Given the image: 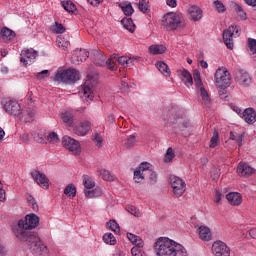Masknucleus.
Listing matches in <instances>:
<instances>
[{"label":"nucleus","instance_id":"c85d7f7f","mask_svg":"<svg viewBox=\"0 0 256 256\" xmlns=\"http://www.w3.org/2000/svg\"><path fill=\"white\" fill-rule=\"evenodd\" d=\"M76 57H77V60L74 63H77L79 65L80 63H83L84 61H87V59H89V51L85 49L76 51Z\"/></svg>","mask_w":256,"mask_h":256},{"label":"nucleus","instance_id":"774afa93","mask_svg":"<svg viewBox=\"0 0 256 256\" xmlns=\"http://www.w3.org/2000/svg\"><path fill=\"white\" fill-rule=\"evenodd\" d=\"M21 142L22 143H29V134L24 133L20 136Z\"/></svg>","mask_w":256,"mask_h":256},{"label":"nucleus","instance_id":"72a5a7b5","mask_svg":"<svg viewBox=\"0 0 256 256\" xmlns=\"http://www.w3.org/2000/svg\"><path fill=\"white\" fill-rule=\"evenodd\" d=\"M82 181L85 189H93L95 187V180H93L89 175H83Z\"/></svg>","mask_w":256,"mask_h":256},{"label":"nucleus","instance_id":"0eeeda50","mask_svg":"<svg viewBox=\"0 0 256 256\" xmlns=\"http://www.w3.org/2000/svg\"><path fill=\"white\" fill-rule=\"evenodd\" d=\"M171 114V124L177 125L180 131H183L184 129H187V127H189V121L187 120V118H185V113H183V110L175 111V109H172Z\"/></svg>","mask_w":256,"mask_h":256},{"label":"nucleus","instance_id":"9b49d317","mask_svg":"<svg viewBox=\"0 0 256 256\" xmlns=\"http://www.w3.org/2000/svg\"><path fill=\"white\" fill-rule=\"evenodd\" d=\"M233 37H239V28L236 25L229 26L223 32V41L228 49H233L234 47Z\"/></svg>","mask_w":256,"mask_h":256},{"label":"nucleus","instance_id":"5fc2aeb1","mask_svg":"<svg viewBox=\"0 0 256 256\" xmlns=\"http://www.w3.org/2000/svg\"><path fill=\"white\" fill-rule=\"evenodd\" d=\"M47 141L48 143H52L53 145H55V143H59L60 139H59V135H57V133L52 132L47 136Z\"/></svg>","mask_w":256,"mask_h":256},{"label":"nucleus","instance_id":"603ef678","mask_svg":"<svg viewBox=\"0 0 256 256\" xmlns=\"http://www.w3.org/2000/svg\"><path fill=\"white\" fill-rule=\"evenodd\" d=\"M56 43L60 49H63L64 51H67L69 49V41H67L65 38H58L56 40Z\"/></svg>","mask_w":256,"mask_h":256},{"label":"nucleus","instance_id":"f3484780","mask_svg":"<svg viewBox=\"0 0 256 256\" xmlns=\"http://www.w3.org/2000/svg\"><path fill=\"white\" fill-rule=\"evenodd\" d=\"M75 135H79L80 137H85L87 133L91 131V122L89 120H84L77 124L73 129Z\"/></svg>","mask_w":256,"mask_h":256},{"label":"nucleus","instance_id":"13d9d810","mask_svg":"<svg viewBox=\"0 0 256 256\" xmlns=\"http://www.w3.org/2000/svg\"><path fill=\"white\" fill-rule=\"evenodd\" d=\"M100 175L104 181H113V175L108 170H100Z\"/></svg>","mask_w":256,"mask_h":256},{"label":"nucleus","instance_id":"ddd939ff","mask_svg":"<svg viewBox=\"0 0 256 256\" xmlns=\"http://www.w3.org/2000/svg\"><path fill=\"white\" fill-rule=\"evenodd\" d=\"M79 95L87 99V101H93L95 94L93 93V81L88 78L81 86Z\"/></svg>","mask_w":256,"mask_h":256},{"label":"nucleus","instance_id":"37998d69","mask_svg":"<svg viewBox=\"0 0 256 256\" xmlns=\"http://www.w3.org/2000/svg\"><path fill=\"white\" fill-rule=\"evenodd\" d=\"M213 7L217 13H225L227 11V8L225 7V4L223 2L216 0L213 2Z\"/></svg>","mask_w":256,"mask_h":256},{"label":"nucleus","instance_id":"6e6552de","mask_svg":"<svg viewBox=\"0 0 256 256\" xmlns=\"http://www.w3.org/2000/svg\"><path fill=\"white\" fill-rule=\"evenodd\" d=\"M2 105L4 110L8 115H13L14 117H20L21 115V105L17 100L6 98L2 101Z\"/></svg>","mask_w":256,"mask_h":256},{"label":"nucleus","instance_id":"bb28decb","mask_svg":"<svg viewBox=\"0 0 256 256\" xmlns=\"http://www.w3.org/2000/svg\"><path fill=\"white\" fill-rule=\"evenodd\" d=\"M127 237L129 239V241L135 245L134 247H137L138 249H142L144 243H143V239H141V237L133 234V233H127Z\"/></svg>","mask_w":256,"mask_h":256},{"label":"nucleus","instance_id":"69168bd1","mask_svg":"<svg viewBox=\"0 0 256 256\" xmlns=\"http://www.w3.org/2000/svg\"><path fill=\"white\" fill-rule=\"evenodd\" d=\"M222 197H223V194H221V192H219L217 190L214 192V202L220 203Z\"/></svg>","mask_w":256,"mask_h":256},{"label":"nucleus","instance_id":"393cba45","mask_svg":"<svg viewBox=\"0 0 256 256\" xmlns=\"http://www.w3.org/2000/svg\"><path fill=\"white\" fill-rule=\"evenodd\" d=\"M199 237L202 241H211L213 235L211 234V229L207 226L199 227Z\"/></svg>","mask_w":256,"mask_h":256},{"label":"nucleus","instance_id":"9d476101","mask_svg":"<svg viewBox=\"0 0 256 256\" xmlns=\"http://www.w3.org/2000/svg\"><path fill=\"white\" fill-rule=\"evenodd\" d=\"M234 81L241 87H249L251 85V76L249 72L243 69L236 68L234 70Z\"/></svg>","mask_w":256,"mask_h":256},{"label":"nucleus","instance_id":"f03ea898","mask_svg":"<svg viewBox=\"0 0 256 256\" xmlns=\"http://www.w3.org/2000/svg\"><path fill=\"white\" fill-rule=\"evenodd\" d=\"M154 249L158 256H188L183 245L169 238H159L154 244Z\"/></svg>","mask_w":256,"mask_h":256},{"label":"nucleus","instance_id":"de8ad7c7","mask_svg":"<svg viewBox=\"0 0 256 256\" xmlns=\"http://www.w3.org/2000/svg\"><path fill=\"white\" fill-rule=\"evenodd\" d=\"M106 65L110 71L117 70V58H115V55L106 61Z\"/></svg>","mask_w":256,"mask_h":256},{"label":"nucleus","instance_id":"e2e57ef3","mask_svg":"<svg viewBox=\"0 0 256 256\" xmlns=\"http://www.w3.org/2000/svg\"><path fill=\"white\" fill-rule=\"evenodd\" d=\"M84 195H85L86 199H95V192H94V190L85 189L84 190Z\"/></svg>","mask_w":256,"mask_h":256},{"label":"nucleus","instance_id":"473e14b6","mask_svg":"<svg viewBox=\"0 0 256 256\" xmlns=\"http://www.w3.org/2000/svg\"><path fill=\"white\" fill-rule=\"evenodd\" d=\"M156 67L160 73H163L165 77H171V71H169V66L165 62H158Z\"/></svg>","mask_w":256,"mask_h":256},{"label":"nucleus","instance_id":"cd10ccee","mask_svg":"<svg viewBox=\"0 0 256 256\" xmlns=\"http://www.w3.org/2000/svg\"><path fill=\"white\" fill-rule=\"evenodd\" d=\"M0 35L3 41H12V39H15V32L7 27L1 29Z\"/></svg>","mask_w":256,"mask_h":256},{"label":"nucleus","instance_id":"09e8293b","mask_svg":"<svg viewBox=\"0 0 256 256\" xmlns=\"http://www.w3.org/2000/svg\"><path fill=\"white\" fill-rule=\"evenodd\" d=\"M138 8L142 13H147L149 11V0H139Z\"/></svg>","mask_w":256,"mask_h":256},{"label":"nucleus","instance_id":"79ce46f5","mask_svg":"<svg viewBox=\"0 0 256 256\" xmlns=\"http://www.w3.org/2000/svg\"><path fill=\"white\" fill-rule=\"evenodd\" d=\"M121 9L124 13V15L126 16H130V15H133V6L131 5V3H122L121 4Z\"/></svg>","mask_w":256,"mask_h":256},{"label":"nucleus","instance_id":"5701e85b","mask_svg":"<svg viewBox=\"0 0 256 256\" xmlns=\"http://www.w3.org/2000/svg\"><path fill=\"white\" fill-rule=\"evenodd\" d=\"M115 59L120 65H122V67H133V65H135V61H137V57H129V56L119 57L115 55Z\"/></svg>","mask_w":256,"mask_h":256},{"label":"nucleus","instance_id":"58836bf2","mask_svg":"<svg viewBox=\"0 0 256 256\" xmlns=\"http://www.w3.org/2000/svg\"><path fill=\"white\" fill-rule=\"evenodd\" d=\"M27 203L30 207H32L33 211H39V205L37 204V200L31 196V194L26 195Z\"/></svg>","mask_w":256,"mask_h":256},{"label":"nucleus","instance_id":"39448f33","mask_svg":"<svg viewBox=\"0 0 256 256\" xmlns=\"http://www.w3.org/2000/svg\"><path fill=\"white\" fill-rule=\"evenodd\" d=\"M55 81L58 83H75L79 81V71L75 69L58 71L55 75Z\"/></svg>","mask_w":256,"mask_h":256},{"label":"nucleus","instance_id":"a19ab883","mask_svg":"<svg viewBox=\"0 0 256 256\" xmlns=\"http://www.w3.org/2000/svg\"><path fill=\"white\" fill-rule=\"evenodd\" d=\"M61 119L63 123H67L69 127L73 125V114H71V112L62 113Z\"/></svg>","mask_w":256,"mask_h":256},{"label":"nucleus","instance_id":"2eb2a0df","mask_svg":"<svg viewBox=\"0 0 256 256\" xmlns=\"http://www.w3.org/2000/svg\"><path fill=\"white\" fill-rule=\"evenodd\" d=\"M35 59H37V51L33 48L21 51L20 62L23 63V65H32V63H35Z\"/></svg>","mask_w":256,"mask_h":256},{"label":"nucleus","instance_id":"bf43d9fd","mask_svg":"<svg viewBox=\"0 0 256 256\" xmlns=\"http://www.w3.org/2000/svg\"><path fill=\"white\" fill-rule=\"evenodd\" d=\"M128 213H131V215H134V217H141L142 213L137 209L135 206H128L127 208Z\"/></svg>","mask_w":256,"mask_h":256},{"label":"nucleus","instance_id":"dca6fc26","mask_svg":"<svg viewBox=\"0 0 256 256\" xmlns=\"http://www.w3.org/2000/svg\"><path fill=\"white\" fill-rule=\"evenodd\" d=\"M31 177L34 179L35 183L42 187V189H49V178L37 170L31 172Z\"/></svg>","mask_w":256,"mask_h":256},{"label":"nucleus","instance_id":"680f3d73","mask_svg":"<svg viewBox=\"0 0 256 256\" xmlns=\"http://www.w3.org/2000/svg\"><path fill=\"white\" fill-rule=\"evenodd\" d=\"M131 253L133 256H147V253H145L141 248L133 247L131 249Z\"/></svg>","mask_w":256,"mask_h":256},{"label":"nucleus","instance_id":"4d7b16f0","mask_svg":"<svg viewBox=\"0 0 256 256\" xmlns=\"http://www.w3.org/2000/svg\"><path fill=\"white\" fill-rule=\"evenodd\" d=\"M230 139L232 141H236V143H238V145L241 147V143H243V135L231 132Z\"/></svg>","mask_w":256,"mask_h":256},{"label":"nucleus","instance_id":"c9c22d12","mask_svg":"<svg viewBox=\"0 0 256 256\" xmlns=\"http://www.w3.org/2000/svg\"><path fill=\"white\" fill-rule=\"evenodd\" d=\"M61 5L68 13H75L77 11V6L71 1H62Z\"/></svg>","mask_w":256,"mask_h":256},{"label":"nucleus","instance_id":"4be33fe9","mask_svg":"<svg viewBox=\"0 0 256 256\" xmlns=\"http://www.w3.org/2000/svg\"><path fill=\"white\" fill-rule=\"evenodd\" d=\"M226 199L230 205L239 206L243 203V197L238 192H230L226 195Z\"/></svg>","mask_w":256,"mask_h":256},{"label":"nucleus","instance_id":"c756f323","mask_svg":"<svg viewBox=\"0 0 256 256\" xmlns=\"http://www.w3.org/2000/svg\"><path fill=\"white\" fill-rule=\"evenodd\" d=\"M121 23H122L124 29H127V31H129L130 33H134L135 32V23H133V19H131V18H123L121 20Z\"/></svg>","mask_w":256,"mask_h":256},{"label":"nucleus","instance_id":"f704fd0d","mask_svg":"<svg viewBox=\"0 0 256 256\" xmlns=\"http://www.w3.org/2000/svg\"><path fill=\"white\" fill-rule=\"evenodd\" d=\"M200 95L202 97V103L209 107L211 105V98L209 97V93H207V90H205V87L200 88Z\"/></svg>","mask_w":256,"mask_h":256},{"label":"nucleus","instance_id":"a211bd4d","mask_svg":"<svg viewBox=\"0 0 256 256\" xmlns=\"http://www.w3.org/2000/svg\"><path fill=\"white\" fill-rule=\"evenodd\" d=\"M187 13L189 15L190 21L197 22L203 19V10L197 5L189 6L187 9Z\"/></svg>","mask_w":256,"mask_h":256},{"label":"nucleus","instance_id":"052dcab7","mask_svg":"<svg viewBox=\"0 0 256 256\" xmlns=\"http://www.w3.org/2000/svg\"><path fill=\"white\" fill-rule=\"evenodd\" d=\"M248 46L253 55H256V40L253 38L248 39Z\"/></svg>","mask_w":256,"mask_h":256},{"label":"nucleus","instance_id":"b1692460","mask_svg":"<svg viewBox=\"0 0 256 256\" xmlns=\"http://www.w3.org/2000/svg\"><path fill=\"white\" fill-rule=\"evenodd\" d=\"M91 59L98 67H103V65H105V56L99 50H92Z\"/></svg>","mask_w":256,"mask_h":256},{"label":"nucleus","instance_id":"6ab92c4d","mask_svg":"<svg viewBox=\"0 0 256 256\" xmlns=\"http://www.w3.org/2000/svg\"><path fill=\"white\" fill-rule=\"evenodd\" d=\"M237 173L240 177H249L253 175L254 169L245 162H240L237 167Z\"/></svg>","mask_w":256,"mask_h":256},{"label":"nucleus","instance_id":"a18cd8bd","mask_svg":"<svg viewBox=\"0 0 256 256\" xmlns=\"http://www.w3.org/2000/svg\"><path fill=\"white\" fill-rule=\"evenodd\" d=\"M217 145H219V132H217V130H215L213 133V136L210 140L209 147H210V149H215V147H217Z\"/></svg>","mask_w":256,"mask_h":256},{"label":"nucleus","instance_id":"ea45409f","mask_svg":"<svg viewBox=\"0 0 256 256\" xmlns=\"http://www.w3.org/2000/svg\"><path fill=\"white\" fill-rule=\"evenodd\" d=\"M193 77H194L195 86L199 89V91H201V87H203V81L201 80V73L195 70L193 73Z\"/></svg>","mask_w":256,"mask_h":256},{"label":"nucleus","instance_id":"a878e982","mask_svg":"<svg viewBox=\"0 0 256 256\" xmlns=\"http://www.w3.org/2000/svg\"><path fill=\"white\" fill-rule=\"evenodd\" d=\"M19 119L21 121H25L26 123H29L35 119V110L29 108L26 111H21V115L19 116Z\"/></svg>","mask_w":256,"mask_h":256},{"label":"nucleus","instance_id":"0e129e2a","mask_svg":"<svg viewBox=\"0 0 256 256\" xmlns=\"http://www.w3.org/2000/svg\"><path fill=\"white\" fill-rule=\"evenodd\" d=\"M149 179L152 183H157V173L153 172V170L148 171Z\"/></svg>","mask_w":256,"mask_h":256},{"label":"nucleus","instance_id":"3c124183","mask_svg":"<svg viewBox=\"0 0 256 256\" xmlns=\"http://www.w3.org/2000/svg\"><path fill=\"white\" fill-rule=\"evenodd\" d=\"M135 143H137V138L135 137V135H130L126 139L125 147L127 149H131V147H135Z\"/></svg>","mask_w":256,"mask_h":256},{"label":"nucleus","instance_id":"8fccbe9b","mask_svg":"<svg viewBox=\"0 0 256 256\" xmlns=\"http://www.w3.org/2000/svg\"><path fill=\"white\" fill-rule=\"evenodd\" d=\"M173 159H175V153L173 152V148H168L164 156V163H171Z\"/></svg>","mask_w":256,"mask_h":256},{"label":"nucleus","instance_id":"2f4dec72","mask_svg":"<svg viewBox=\"0 0 256 256\" xmlns=\"http://www.w3.org/2000/svg\"><path fill=\"white\" fill-rule=\"evenodd\" d=\"M64 195H67V197L74 198L77 196V187H75V184H68L66 188L64 189Z\"/></svg>","mask_w":256,"mask_h":256},{"label":"nucleus","instance_id":"7ed1b4c3","mask_svg":"<svg viewBox=\"0 0 256 256\" xmlns=\"http://www.w3.org/2000/svg\"><path fill=\"white\" fill-rule=\"evenodd\" d=\"M154 249L158 256H188L183 245L169 238H159L154 244Z\"/></svg>","mask_w":256,"mask_h":256},{"label":"nucleus","instance_id":"412c9836","mask_svg":"<svg viewBox=\"0 0 256 256\" xmlns=\"http://www.w3.org/2000/svg\"><path fill=\"white\" fill-rule=\"evenodd\" d=\"M177 75L186 87H191L193 85V76H191V73L188 70H178Z\"/></svg>","mask_w":256,"mask_h":256},{"label":"nucleus","instance_id":"f8f14e48","mask_svg":"<svg viewBox=\"0 0 256 256\" xmlns=\"http://www.w3.org/2000/svg\"><path fill=\"white\" fill-rule=\"evenodd\" d=\"M62 145L63 147H65V149H68V151H71L73 155H79L81 153V145L79 144V141L69 136H64L62 138Z\"/></svg>","mask_w":256,"mask_h":256},{"label":"nucleus","instance_id":"423d86ee","mask_svg":"<svg viewBox=\"0 0 256 256\" xmlns=\"http://www.w3.org/2000/svg\"><path fill=\"white\" fill-rule=\"evenodd\" d=\"M214 77L216 86L220 89H227L231 85V74L227 68H218Z\"/></svg>","mask_w":256,"mask_h":256},{"label":"nucleus","instance_id":"f257e3e1","mask_svg":"<svg viewBox=\"0 0 256 256\" xmlns=\"http://www.w3.org/2000/svg\"><path fill=\"white\" fill-rule=\"evenodd\" d=\"M39 221V216L36 214H27L25 219L18 221L14 234L19 241H24L27 243V247L32 255L48 256L49 248L43 244L39 234L31 231L32 229H37V227H39Z\"/></svg>","mask_w":256,"mask_h":256},{"label":"nucleus","instance_id":"aec40b11","mask_svg":"<svg viewBox=\"0 0 256 256\" xmlns=\"http://www.w3.org/2000/svg\"><path fill=\"white\" fill-rule=\"evenodd\" d=\"M242 119H244V121L246 123H248V125H253V123H256V112L255 109L253 108H246L241 116Z\"/></svg>","mask_w":256,"mask_h":256},{"label":"nucleus","instance_id":"1a4fd4ad","mask_svg":"<svg viewBox=\"0 0 256 256\" xmlns=\"http://www.w3.org/2000/svg\"><path fill=\"white\" fill-rule=\"evenodd\" d=\"M170 185L176 197H182L183 193L187 190L185 181L175 175L170 176Z\"/></svg>","mask_w":256,"mask_h":256},{"label":"nucleus","instance_id":"7c9ffc66","mask_svg":"<svg viewBox=\"0 0 256 256\" xmlns=\"http://www.w3.org/2000/svg\"><path fill=\"white\" fill-rule=\"evenodd\" d=\"M167 51V48L164 45H152L149 47V52L152 55H163Z\"/></svg>","mask_w":256,"mask_h":256},{"label":"nucleus","instance_id":"338daca9","mask_svg":"<svg viewBox=\"0 0 256 256\" xmlns=\"http://www.w3.org/2000/svg\"><path fill=\"white\" fill-rule=\"evenodd\" d=\"M94 141H95L97 147H101V145L103 144V138L99 134L95 135Z\"/></svg>","mask_w":256,"mask_h":256},{"label":"nucleus","instance_id":"864d4df0","mask_svg":"<svg viewBox=\"0 0 256 256\" xmlns=\"http://www.w3.org/2000/svg\"><path fill=\"white\" fill-rule=\"evenodd\" d=\"M107 227L108 229H111V231H114V233H119L120 231L119 224L115 220H110L107 223Z\"/></svg>","mask_w":256,"mask_h":256},{"label":"nucleus","instance_id":"c03bdc74","mask_svg":"<svg viewBox=\"0 0 256 256\" xmlns=\"http://www.w3.org/2000/svg\"><path fill=\"white\" fill-rule=\"evenodd\" d=\"M147 177V173L141 172V170H138L137 168L134 171V181L136 183H141Z\"/></svg>","mask_w":256,"mask_h":256},{"label":"nucleus","instance_id":"4468645a","mask_svg":"<svg viewBox=\"0 0 256 256\" xmlns=\"http://www.w3.org/2000/svg\"><path fill=\"white\" fill-rule=\"evenodd\" d=\"M212 253L215 256H230L231 250L227 247L225 242L218 240L212 245Z\"/></svg>","mask_w":256,"mask_h":256},{"label":"nucleus","instance_id":"4c0bfd02","mask_svg":"<svg viewBox=\"0 0 256 256\" xmlns=\"http://www.w3.org/2000/svg\"><path fill=\"white\" fill-rule=\"evenodd\" d=\"M103 241L106 245H115L117 243V239L113 235V233H106L103 235Z\"/></svg>","mask_w":256,"mask_h":256},{"label":"nucleus","instance_id":"20e7f679","mask_svg":"<svg viewBox=\"0 0 256 256\" xmlns=\"http://www.w3.org/2000/svg\"><path fill=\"white\" fill-rule=\"evenodd\" d=\"M185 18L183 14L177 12H168L162 18V27L166 31H177V29H185Z\"/></svg>","mask_w":256,"mask_h":256},{"label":"nucleus","instance_id":"e433bc0d","mask_svg":"<svg viewBox=\"0 0 256 256\" xmlns=\"http://www.w3.org/2000/svg\"><path fill=\"white\" fill-rule=\"evenodd\" d=\"M233 9L237 13V15L240 17V19H242V21H246L247 13L245 12V10H243V7H241V5L234 3Z\"/></svg>","mask_w":256,"mask_h":256},{"label":"nucleus","instance_id":"49530a36","mask_svg":"<svg viewBox=\"0 0 256 256\" xmlns=\"http://www.w3.org/2000/svg\"><path fill=\"white\" fill-rule=\"evenodd\" d=\"M50 30L53 31V33L61 34L65 31V27L63 24L55 22L53 25H51Z\"/></svg>","mask_w":256,"mask_h":256},{"label":"nucleus","instance_id":"6e6d98bb","mask_svg":"<svg viewBox=\"0 0 256 256\" xmlns=\"http://www.w3.org/2000/svg\"><path fill=\"white\" fill-rule=\"evenodd\" d=\"M149 167H151V164L150 163H147V162H142L138 168L140 172L142 173H146V175L149 173V171H151V169H149Z\"/></svg>","mask_w":256,"mask_h":256}]
</instances>
